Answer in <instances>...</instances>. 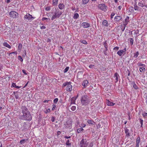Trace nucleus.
<instances>
[{"label": "nucleus", "instance_id": "obj_1", "mask_svg": "<svg viewBox=\"0 0 147 147\" xmlns=\"http://www.w3.org/2000/svg\"><path fill=\"white\" fill-rule=\"evenodd\" d=\"M20 110L23 114L19 116V119L27 121L32 120V117L31 115L26 107L25 106H22L21 107Z\"/></svg>", "mask_w": 147, "mask_h": 147}, {"label": "nucleus", "instance_id": "obj_2", "mask_svg": "<svg viewBox=\"0 0 147 147\" xmlns=\"http://www.w3.org/2000/svg\"><path fill=\"white\" fill-rule=\"evenodd\" d=\"M81 103L82 105L86 106L88 105L90 103V99L86 95H83L80 99Z\"/></svg>", "mask_w": 147, "mask_h": 147}, {"label": "nucleus", "instance_id": "obj_3", "mask_svg": "<svg viewBox=\"0 0 147 147\" xmlns=\"http://www.w3.org/2000/svg\"><path fill=\"white\" fill-rule=\"evenodd\" d=\"M52 14H53L51 18V20H53L55 18H59L62 15V12L60 11L58 9H55V11L54 12H52Z\"/></svg>", "mask_w": 147, "mask_h": 147}, {"label": "nucleus", "instance_id": "obj_4", "mask_svg": "<svg viewBox=\"0 0 147 147\" xmlns=\"http://www.w3.org/2000/svg\"><path fill=\"white\" fill-rule=\"evenodd\" d=\"M71 84V82H70L67 81L63 84L62 87H63L67 86L66 88V91L71 92L72 90V86Z\"/></svg>", "mask_w": 147, "mask_h": 147}, {"label": "nucleus", "instance_id": "obj_5", "mask_svg": "<svg viewBox=\"0 0 147 147\" xmlns=\"http://www.w3.org/2000/svg\"><path fill=\"white\" fill-rule=\"evenodd\" d=\"M10 17L13 18H16L18 17L19 14L14 11H11L9 13Z\"/></svg>", "mask_w": 147, "mask_h": 147}, {"label": "nucleus", "instance_id": "obj_6", "mask_svg": "<svg viewBox=\"0 0 147 147\" xmlns=\"http://www.w3.org/2000/svg\"><path fill=\"white\" fill-rule=\"evenodd\" d=\"M88 144L86 142V140L82 139L80 144V147H88Z\"/></svg>", "mask_w": 147, "mask_h": 147}, {"label": "nucleus", "instance_id": "obj_7", "mask_svg": "<svg viewBox=\"0 0 147 147\" xmlns=\"http://www.w3.org/2000/svg\"><path fill=\"white\" fill-rule=\"evenodd\" d=\"M24 18L25 19H26L28 20L29 21H30L32 20L33 19L35 18L32 17L31 15H30V13H26V14Z\"/></svg>", "mask_w": 147, "mask_h": 147}, {"label": "nucleus", "instance_id": "obj_8", "mask_svg": "<svg viewBox=\"0 0 147 147\" xmlns=\"http://www.w3.org/2000/svg\"><path fill=\"white\" fill-rule=\"evenodd\" d=\"M122 19V17L120 16H115L114 18V21L116 23L119 22V21Z\"/></svg>", "mask_w": 147, "mask_h": 147}, {"label": "nucleus", "instance_id": "obj_9", "mask_svg": "<svg viewBox=\"0 0 147 147\" xmlns=\"http://www.w3.org/2000/svg\"><path fill=\"white\" fill-rule=\"evenodd\" d=\"M138 5L139 6L141 7H145L147 8V5H145V3L144 1H143L142 0L138 3Z\"/></svg>", "mask_w": 147, "mask_h": 147}, {"label": "nucleus", "instance_id": "obj_10", "mask_svg": "<svg viewBox=\"0 0 147 147\" xmlns=\"http://www.w3.org/2000/svg\"><path fill=\"white\" fill-rule=\"evenodd\" d=\"M65 128H68L71 127V121H67L65 124Z\"/></svg>", "mask_w": 147, "mask_h": 147}, {"label": "nucleus", "instance_id": "obj_11", "mask_svg": "<svg viewBox=\"0 0 147 147\" xmlns=\"http://www.w3.org/2000/svg\"><path fill=\"white\" fill-rule=\"evenodd\" d=\"M81 26L84 28H88L90 27V26L89 23L86 22H84L82 23Z\"/></svg>", "mask_w": 147, "mask_h": 147}, {"label": "nucleus", "instance_id": "obj_12", "mask_svg": "<svg viewBox=\"0 0 147 147\" xmlns=\"http://www.w3.org/2000/svg\"><path fill=\"white\" fill-rule=\"evenodd\" d=\"M125 129V133L126 134L125 137L128 138L130 136V133H129V130L127 128L125 127L124 128Z\"/></svg>", "mask_w": 147, "mask_h": 147}, {"label": "nucleus", "instance_id": "obj_13", "mask_svg": "<svg viewBox=\"0 0 147 147\" xmlns=\"http://www.w3.org/2000/svg\"><path fill=\"white\" fill-rule=\"evenodd\" d=\"M129 16H127L126 17L125 19V22L123 23V26H126L127 25L128 22H129Z\"/></svg>", "mask_w": 147, "mask_h": 147}, {"label": "nucleus", "instance_id": "obj_14", "mask_svg": "<svg viewBox=\"0 0 147 147\" xmlns=\"http://www.w3.org/2000/svg\"><path fill=\"white\" fill-rule=\"evenodd\" d=\"M114 77L115 78V82H117L118 80V78H119V76L117 72H116L114 74Z\"/></svg>", "mask_w": 147, "mask_h": 147}, {"label": "nucleus", "instance_id": "obj_15", "mask_svg": "<svg viewBox=\"0 0 147 147\" xmlns=\"http://www.w3.org/2000/svg\"><path fill=\"white\" fill-rule=\"evenodd\" d=\"M88 81L87 80L84 81L82 83V85L84 87H86L88 86Z\"/></svg>", "mask_w": 147, "mask_h": 147}, {"label": "nucleus", "instance_id": "obj_16", "mask_svg": "<svg viewBox=\"0 0 147 147\" xmlns=\"http://www.w3.org/2000/svg\"><path fill=\"white\" fill-rule=\"evenodd\" d=\"M87 122L91 126H93L94 123H95V122L93 120L89 119L87 120Z\"/></svg>", "mask_w": 147, "mask_h": 147}, {"label": "nucleus", "instance_id": "obj_17", "mask_svg": "<svg viewBox=\"0 0 147 147\" xmlns=\"http://www.w3.org/2000/svg\"><path fill=\"white\" fill-rule=\"evenodd\" d=\"M107 9V7L106 6L105 4H102V11H105Z\"/></svg>", "mask_w": 147, "mask_h": 147}, {"label": "nucleus", "instance_id": "obj_18", "mask_svg": "<svg viewBox=\"0 0 147 147\" xmlns=\"http://www.w3.org/2000/svg\"><path fill=\"white\" fill-rule=\"evenodd\" d=\"M106 103L107 105L109 106H113L115 104V103H114L113 102L109 101L108 100H107L106 101Z\"/></svg>", "mask_w": 147, "mask_h": 147}, {"label": "nucleus", "instance_id": "obj_19", "mask_svg": "<svg viewBox=\"0 0 147 147\" xmlns=\"http://www.w3.org/2000/svg\"><path fill=\"white\" fill-rule=\"evenodd\" d=\"M103 25L106 27H108L109 26V24L108 23V22L106 20H104L102 22Z\"/></svg>", "mask_w": 147, "mask_h": 147}, {"label": "nucleus", "instance_id": "obj_20", "mask_svg": "<svg viewBox=\"0 0 147 147\" xmlns=\"http://www.w3.org/2000/svg\"><path fill=\"white\" fill-rule=\"evenodd\" d=\"M58 7L60 9H63L65 7V5L63 3H60L58 5Z\"/></svg>", "mask_w": 147, "mask_h": 147}, {"label": "nucleus", "instance_id": "obj_21", "mask_svg": "<svg viewBox=\"0 0 147 147\" xmlns=\"http://www.w3.org/2000/svg\"><path fill=\"white\" fill-rule=\"evenodd\" d=\"M139 70L141 73H144L146 71L145 68L144 67H140Z\"/></svg>", "mask_w": 147, "mask_h": 147}, {"label": "nucleus", "instance_id": "obj_22", "mask_svg": "<svg viewBox=\"0 0 147 147\" xmlns=\"http://www.w3.org/2000/svg\"><path fill=\"white\" fill-rule=\"evenodd\" d=\"M3 45L8 48L10 49L11 46L7 42H4L3 43Z\"/></svg>", "mask_w": 147, "mask_h": 147}, {"label": "nucleus", "instance_id": "obj_23", "mask_svg": "<svg viewBox=\"0 0 147 147\" xmlns=\"http://www.w3.org/2000/svg\"><path fill=\"white\" fill-rule=\"evenodd\" d=\"M84 130V129L82 127L80 128H78L77 130V131L76 133H77L79 134L80 133L82 132Z\"/></svg>", "mask_w": 147, "mask_h": 147}, {"label": "nucleus", "instance_id": "obj_24", "mask_svg": "<svg viewBox=\"0 0 147 147\" xmlns=\"http://www.w3.org/2000/svg\"><path fill=\"white\" fill-rule=\"evenodd\" d=\"M107 41H105L104 42H103V45L104 46V47H105L106 51H107L108 50V49L107 48L108 47V45L107 43L106 42Z\"/></svg>", "mask_w": 147, "mask_h": 147}, {"label": "nucleus", "instance_id": "obj_25", "mask_svg": "<svg viewBox=\"0 0 147 147\" xmlns=\"http://www.w3.org/2000/svg\"><path fill=\"white\" fill-rule=\"evenodd\" d=\"M134 8L132 6H130L129 8V11L131 13H133L134 11Z\"/></svg>", "mask_w": 147, "mask_h": 147}, {"label": "nucleus", "instance_id": "obj_26", "mask_svg": "<svg viewBox=\"0 0 147 147\" xmlns=\"http://www.w3.org/2000/svg\"><path fill=\"white\" fill-rule=\"evenodd\" d=\"M132 84H133V87L136 90L138 89V87L136 85V84L135 83V82H133Z\"/></svg>", "mask_w": 147, "mask_h": 147}, {"label": "nucleus", "instance_id": "obj_27", "mask_svg": "<svg viewBox=\"0 0 147 147\" xmlns=\"http://www.w3.org/2000/svg\"><path fill=\"white\" fill-rule=\"evenodd\" d=\"M76 99V98L74 97H73L71 99V104H75V100Z\"/></svg>", "mask_w": 147, "mask_h": 147}, {"label": "nucleus", "instance_id": "obj_28", "mask_svg": "<svg viewBox=\"0 0 147 147\" xmlns=\"http://www.w3.org/2000/svg\"><path fill=\"white\" fill-rule=\"evenodd\" d=\"M79 14L78 13H76L74 14L73 18L74 19H77L79 18Z\"/></svg>", "mask_w": 147, "mask_h": 147}, {"label": "nucleus", "instance_id": "obj_29", "mask_svg": "<svg viewBox=\"0 0 147 147\" xmlns=\"http://www.w3.org/2000/svg\"><path fill=\"white\" fill-rule=\"evenodd\" d=\"M123 51L122 50H120L119 51H118L117 52V54L119 55V56H121L123 54Z\"/></svg>", "mask_w": 147, "mask_h": 147}, {"label": "nucleus", "instance_id": "obj_30", "mask_svg": "<svg viewBox=\"0 0 147 147\" xmlns=\"http://www.w3.org/2000/svg\"><path fill=\"white\" fill-rule=\"evenodd\" d=\"M134 55L133 57L135 58H136L138 57V55H139V53L138 51L136 52L135 53H134Z\"/></svg>", "mask_w": 147, "mask_h": 147}, {"label": "nucleus", "instance_id": "obj_31", "mask_svg": "<svg viewBox=\"0 0 147 147\" xmlns=\"http://www.w3.org/2000/svg\"><path fill=\"white\" fill-rule=\"evenodd\" d=\"M58 0H53V5H57L58 3Z\"/></svg>", "mask_w": 147, "mask_h": 147}, {"label": "nucleus", "instance_id": "obj_32", "mask_svg": "<svg viewBox=\"0 0 147 147\" xmlns=\"http://www.w3.org/2000/svg\"><path fill=\"white\" fill-rule=\"evenodd\" d=\"M22 47V45L21 43H19L18 47V50L20 52L21 51Z\"/></svg>", "mask_w": 147, "mask_h": 147}, {"label": "nucleus", "instance_id": "obj_33", "mask_svg": "<svg viewBox=\"0 0 147 147\" xmlns=\"http://www.w3.org/2000/svg\"><path fill=\"white\" fill-rule=\"evenodd\" d=\"M134 9L135 10L138 11L139 7L137 6L136 3L134 5Z\"/></svg>", "mask_w": 147, "mask_h": 147}, {"label": "nucleus", "instance_id": "obj_34", "mask_svg": "<svg viewBox=\"0 0 147 147\" xmlns=\"http://www.w3.org/2000/svg\"><path fill=\"white\" fill-rule=\"evenodd\" d=\"M12 86L13 87L16 88H20L21 87V86H17L16 84L15 83H13L12 84Z\"/></svg>", "mask_w": 147, "mask_h": 147}, {"label": "nucleus", "instance_id": "obj_35", "mask_svg": "<svg viewBox=\"0 0 147 147\" xmlns=\"http://www.w3.org/2000/svg\"><path fill=\"white\" fill-rule=\"evenodd\" d=\"M107 137V136L106 135H105L104 136L103 139H102V143H105Z\"/></svg>", "mask_w": 147, "mask_h": 147}, {"label": "nucleus", "instance_id": "obj_36", "mask_svg": "<svg viewBox=\"0 0 147 147\" xmlns=\"http://www.w3.org/2000/svg\"><path fill=\"white\" fill-rule=\"evenodd\" d=\"M128 40H130V44L131 45H133L134 42V40L133 38H129L128 39Z\"/></svg>", "mask_w": 147, "mask_h": 147}, {"label": "nucleus", "instance_id": "obj_37", "mask_svg": "<svg viewBox=\"0 0 147 147\" xmlns=\"http://www.w3.org/2000/svg\"><path fill=\"white\" fill-rule=\"evenodd\" d=\"M144 118H147V113H145L144 111L142 114Z\"/></svg>", "mask_w": 147, "mask_h": 147}, {"label": "nucleus", "instance_id": "obj_38", "mask_svg": "<svg viewBox=\"0 0 147 147\" xmlns=\"http://www.w3.org/2000/svg\"><path fill=\"white\" fill-rule=\"evenodd\" d=\"M80 42H81V43L84 44H87V43L86 41L85 40H81L80 41Z\"/></svg>", "mask_w": 147, "mask_h": 147}, {"label": "nucleus", "instance_id": "obj_39", "mask_svg": "<svg viewBox=\"0 0 147 147\" xmlns=\"http://www.w3.org/2000/svg\"><path fill=\"white\" fill-rule=\"evenodd\" d=\"M89 1V0H82V3L86 4Z\"/></svg>", "mask_w": 147, "mask_h": 147}, {"label": "nucleus", "instance_id": "obj_40", "mask_svg": "<svg viewBox=\"0 0 147 147\" xmlns=\"http://www.w3.org/2000/svg\"><path fill=\"white\" fill-rule=\"evenodd\" d=\"M27 140L25 139H23L20 140V143L21 144H22L24 143Z\"/></svg>", "mask_w": 147, "mask_h": 147}, {"label": "nucleus", "instance_id": "obj_41", "mask_svg": "<svg viewBox=\"0 0 147 147\" xmlns=\"http://www.w3.org/2000/svg\"><path fill=\"white\" fill-rule=\"evenodd\" d=\"M66 144L68 146H70L71 145V143H69V140H68L66 141Z\"/></svg>", "mask_w": 147, "mask_h": 147}, {"label": "nucleus", "instance_id": "obj_42", "mask_svg": "<svg viewBox=\"0 0 147 147\" xmlns=\"http://www.w3.org/2000/svg\"><path fill=\"white\" fill-rule=\"evenodd\" d=\"M69 69V67H66V68L64 70L63 72L64 73L67 72L68 70Z\"/></svg>", "mask_w": 147, "mask_h": 147}, {"label": "nucleus", "instance_id": "obj_43", "mask_svg": "<svg viewBox=\"0 0 147 147\" xmlns=\"http://www.w3.org/2000/svg\"><path fill=\"white\" fill-rule=\"evenodd\" d=\"M103 120H104L103 121V124H104L105 125H107V120L104 118L103 119Z\"/></svg>", "mask_w": 147, "mask_h": 147}, {"label": "nucleus", "instance_id": "obj_44", "mask_svg": "<svg viewBox=\"0 0 147 147\" xmlns=\"http://www.w3.org/2000/svg\"><path fill=\"white\" fill-rule=\"evenodd\" d=\"M140 122L141 124V127H142L143 123V120L142 119H139Z\"/></svg>", "mask_w": 147, "mask_h": 147}, {"label": "nucleus", "instance_id": "obj_45", "mask_svg": "<svg viewBox=\"0 0 147 147\" xmlns=\"http://www.w3.org/2000/svg\"><path fill=\"white\" fill-rule=\"evenodd\" d=\"M140 141V138L138 136L136 139V143H139Z\"/></svg>", "mask_w": 147, "mask_h": 147}, {"label": "nucleus", "instance_id": "obj_46", "mask_svg": "<svg viewBox=\"0 0 147 147\" xmlns=\"http://www.w3.org/2000/svg\"><path fill=\"white\" fill-rule=\"evenodd\" d=\"M13 94H15V97L16 98V99H18L19 98L18 94L17 93L16 94V92H13Z\"/></svg>", "mask_w": 147, "mask_h": 147}, {"label": "nucleus", "instance_id": "obj_47", "mask_svg": "<svg viewBox=\"0 0 147 147\" xmlns=\"http://www.w3.org/2000/svg\"><path fill=\"white\" fill-rule=\"evenodd\" d=\"M18 59L21 62H22L23 61V59H22L21 56L20 55L18 56Z\"/></svg>", "mask_w": 147, "mask_h": 147}, {"label": "nucleus", "instance_id": "obj_48", "mask_svg": "<svg viewBox=\"0 0 147 147\" xmlns=\"http://www.w3.org/2000/svg\"><path fill=\"white\" fill-rule=\"evenodd\" d=\"M58 100V99L57 98H55L53 102L55 104H56Z\"/></svg>", "mask_w": 147, "mask_h": 147}, {"label": "nucleus", "instance_id": "obj_49", "mask_svg": "<svg viewBox=\"0 0 147 147\" xmlns=\"http://www.w3.org/2000/svg\"><path fill=\"white\" fill-rule=\"evenodd\" d=\"M51 112V110L49 109H46V111H45V113H49Z\"/></svg>", "mask_w": 147, "mask_h": 147}, {"label": "nucleus", "instance_id": "obj_50", "mask_svg": "<svg viewBox=\"0 0 147 147\" xmlns=\"http://www.w3.org/2000/svg\"><path fill=\"white\" fill-rule=\"evenodd\" d=\"M45 9L47 11H49L51 9V7L50 6L47 7L45 8Z\"/></svg>", "mask_w": 147, "mask_h": 147}, {"label": "nucleus", "instance_id": "obj_51", "mask_svg": "<svg viewBox=\"0 0 147 147\" xmlns=\"http://www.w3.org/2000/svg\"><path fill=\"white\" fill-rule=\"evenodd\" d=\"M76 106H73L71 107V109L72 111H74L76 110Z\"/></svg>", "mask_w": 147, "mask_h": 147}, {"label": "nucleus", "instance_id": "obj_52", "mask_svg": "<svg viewBox=\"0 0 147 147\" xmlns=\"http://www.w3.org/2000/svg\"><path fill=\"white\" fill-rule=\"evenodd\" d=\"M55 117L53 116L52 117V118L51 119V121L52 122H54L55 120Z\"/></svg>", "mask_w": 147, "mask_h": 147}, {"label": "nucleus", "instance_id": "obj_53", "mask_svg": "<svg viewBox=\"0 0 147 147\" xmlns=\"http://www.w3.org/2000/svg\"><path fill=\"white\" fill-rule=\"evenodd\" d=\"M50 20V19L49 18H48L45 17L43 18L42 19V21H44L45 20H46L47 21V20Z\"/></svg>", "mask_w": 147, "mask_h": 147}, {"label": "nucleus", "instance_id": "obj_54", "mask_svg": "<svg viewBox=\"0 0 147 147\" xmlns=\"http://www.w3.org/2000/svg\"><path fill=\"white\" fill-rule=\"evenodd\" d=\"M53 107L52 109V111H54L55 108H56V105H55L53 104L52 105Z\"/></svg>", "mask_w": 147, "mask_h": 147}, {"label": "nucleus", "instance_id": "obj_55", "mask_svg": "<svg viewBox=\"0 0 147 147\" xmlns=\"http://www.w3.org/2000/svg\"><path fill=\"white\" fill-rule=\"evenodd\" d=\"M115 15V13L114 12L112 13L111 16V18L112 19L113 18V16Z\"/></svg>", "mask_w": 147, "mask_h": 147}, {"label": "nucleus", "instance_id": "obj_56", "mask_svg": "<svg viewBox=\"0 0 147 147\" xmlns=\"http://www.w3.org/2000/svg\"><path fill=\"white\" fill-rule=\"evenodd\" d=\"M142 63L141 62H138L137 63V65L139 66H142Z\"/></svg>", "mask_w": 147, "mask_h": 147}, {"label": "nucleus", "instance_id": "obj_57", "mask_svg": "<svg viewBox=\"0 0 147 147\" xmlns=\"http://www.w3.org/2000/svg\"><path fill=\"white\" fill-rule=\"evenodd\" d=\"M119 49V47H115L114 49V50H116V51L118 50Z\"/></svg>", "mask_w": 147, "mask_h": 147}, {"label": "nucleus", "instance_id": "obj_58", "mask_svg": "<svg viewBox=\"0 0 147 147\" xmlns=\"http://www.w3.org/2000/svg\"><path fill=\"white\" fill-rule=\"evenodd\" d=\"M26 125H27L25 123V124L24 125V130L26 129H27V128L26 127Z\"/></svg>", "mask_w": 147, "mask_h": 147}, {"label": "nucleus", "instance_id": "obj_59", "mask_svg": "<svg viewBox=\"0 0 147 147\" xmlns=\"http://www.w3.org/2000/svg\"><path fill=\"white\" fill-rule=\"evenodd\" d=\"M49 101H51V100H45L43 101V102L44 103L45 102H48Z\"/></svg>", "mask_w": 147, "mask_h": 147}, {"label": "nucleus", "instance_id": "obj_60", "mask_svg": "<svg viewBox=\"0 0 147 147\" xmlns=\"http://www.w3.org/2000/svg\"><path fill=\"white\" fill-rule=\"evenodd\" d=\"M94 66V65H90L89 66V67L90 68L92 69V68H93Z\"/></svg>", "mask_w": 147, "mask_h": 147}, {"label": "nucleus", "instance_id": "obj_61", "mask_svg": "<svg viewBox=\"0 0 147 147\" xmlns=\"http://www.w3.org/2000/svg\"><path fill=\"white\" fill-rule=\"evenodd\" d=\"M127 71L128 72V76H129L130 74V72L129 69H127Z\"/></svg>", "mask_w": 147, "mask_h": 147}, {"label": "nucleus", "instance_id": "obj_62", "mask_svg": "<svg viewBox=\"0 0 147 147\" xmlns=\"http://www.w3.org/2000/svg\"><path fill=\"white\" fill-rule=\"evenodd\" d=\"M93 146V144L92 142L90 143V144L88 146V147H92Z\"/></svg>", "mask_w": 147, "mask_h": 147}, {"label": "nucleus", "instance_id": "obj_63", "mask_svg": "<svg viewBox=\"0 0 147 147\" xmlns=\"http://www.w3.org/2000/svg\"><path fill=\"white\" fill-rule=\"evenodd\" d=\"M22 71L23 72V73L25 75H27V73H26V71L24 70V69H23L22 70Z\"/></svg>", "mask_w": 147, "mask_h": 147}, {"label": "nucleus", "instance_id": "obj_64", "mask_svg": "<svg viewBox=\"0 0 147 147\" xmlns=\"http://www.w3.org/2000/svg\"><path fill=\"white\" fill-rule=\"evenodd\" d=\"M64 138L65 139H68V138H71V136H64Z\"/></svg>", "mask_w": 147, "mask_h": 147}]
</instances>
